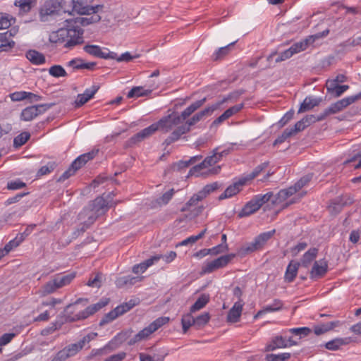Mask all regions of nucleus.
Masks as SVG:
<instances>
[{
  "label": "nucleus",
  "mask_w": 361,
  "mask_h": 361,
  "mask_svg": "<svg viewBox=\"0 0 361 361\" xmlns=\"http://www.w3.org/2000/svg\"><path fill=\"white\" fill-rule=\"evenodd\" d=\"M217 187L218 185L216 182L207 185L202 190L199 191L197 193L193 195L192 197H191V198L188 202V204L189 206L196 204L199 201H201L205 198L207 195H209L211 192L215 190Z\"/></svg>",
  "instance_id": "nucleus-20"
},
{
  "label": "nucleus",
  "mask_w": 361,
  "mask_h": 361,
  "mask_svg": "<svg viewBox=\"0 0 361 361\" xmlns=\"http://www.w3.org/2000/svg\"><path fill=\"white\" fill-rule=\"evenodd\" d=\"M11 25V19L8 15L0 13V30L7 29Z\"/></svg>",
  "instance_id": "nucleus-61"
},
{
  "label": "nucleus",
  "mask_w": 361,
  "mask_h": 361,
  "mask_svg": "<svg viewBox=\"0 0 361 361\" xmlns=\"http://www.w3.org/2000/svg\"><path fill=\"white\" fill-rule=\"evenodd\" d=\"M161 255H154L147 259L145 262L134 265L133 267V272L136 274L144 273L148 267L158 262L161 259Z\"/></svg>",
  "instance_id": "nucleus-27"
},
{
  "label": "nucleus",
  "mask_w": 361,
  "mask_h": 361,
  "mask_svg": "<svg viewBox=\"0 0 361 361\" xmlns=\"http://www.w3.org/2000/svg\"><path fill=\"white\" fill-rule=\"evenodd\" d=\"M227 154V150L218 152L217 149H214L212 155L207 156L204 159H202L200 163L192 166L185 176V178L200 177L202 178H208L212 176L219 174L221 170V166L216 164Z\"/></svg>",
  "instance_id": "nucleus-1"
},
{
  "label": "nucleus",
  "mask_w": 361,
  "mask_h": 361,
  "mask_svg": "<svg viewBox=\"0 0 361 361\" xmlns=\"http://www.w3.org/2000/svg\"><path fill=\"white\" fill-rule=\"evenodd\" d=\"M25 57L32 64L35 66L42 65L46 63L45 56L35 49L27 51Z\"/></svg>",
  "instance_id": "nucleus-26"
},
{
  "label": "nucleus",
  "mask_w": 361,
  "mask_h": 361,
  "mask_svg": "<svg viewBox=\"0 0 361 361\" xmlns=\"http://www.w3.org/2000/svg\"><path fill=\"white\" fill-rule=\"evenodd\" d=\"M329 33V30L326 29L321 32H318L313 35H310L305 39H302L304 42L307 44V48L312 44L317 39L326 37Z\"/></svg>",
  "instance_id": "nucleus-47"
},
{
  "label": "nucleus",
  "mask_w": 361,
  "mask_h": 361,
  "mask_svg": "<svg viewBox=\"0 0 361 361\" xmlns=\"http://www.w3.org/2000/svg\"><path fill=\"white\" fill-rule=\"evenodd\" d=\"M340 324L339 321H332L327 323H322L314 326V333L317 336L324 334Z\"/></svg>",
  "instance_id": "nucleus-31"
},
{
  "label": "nucleus",
  "mask_w": 361,
  "mask_h": 361,
  "mask_svg": "<svg viewBox=\"0 0 361 361\" xmlns=\"http://www.w3.org/2000/svg\"><path fill=\"white\" fill-rule=\"evenodd\" d=\"M75 273H69L67 274H58L54 278L47 282L42 288L41 293L46 295L55 292L56 290L71 283L75 279Z\"/></svg>",
  "instance_id": "nucleus-9"
},
{
  "label": "nucleus",
  "mask_w": 361,
  "mask_h": 361,
  "mask_svg": "<svg viewBox=\"0 0 361 361\" xmlns=\"http://www.w3.org/2000/svg\"><path fill=\"white\" fill-rule=\"evenodd\" d=\"M298 268V262H293L292 261L289 263L285 273V279L286 281L291 282L294 280L297 276Z\"/></svg>",
  "instance_id": "nucleus-35"
},
{
  "label": "nucleus",
  "mask_w": 361,
  "mask_h": 361,
  "mask_svg": "<svg viewBox=\"0 0 361 361\" xmlns=\"http://www.w3.org/2000/svg\"><path fill=\"white\" fill-rule=\"evenodd\" d=\"M84 30L78 25L69 28H61L53 32L49 35V41L54 44L66 42L64 47H73L84 43Z\"/></svg>",
  "instance_id": "nucleus-5"
},
{
  "label": "nucleus",
  "mask_w": 361,
  "mask_h": 361,
  "mask_svg": "<svg viewBox=\"0 0 361 361\" xmlns=\"http://www.w3.org/2000/svg\"><path fill=\"white\" fill-rule=\"evenodd\" d=\"M361 99V92L355 95H351L332 103L328 108L322 111L320 119H326L330 115L340 113L350 104Z\"/></svg>",
  "instance_id": "nucleus-10"
},
{
  "label": "nucleus",
  "mask_w": 361,
  "mask_h": 361,
  "mask_svg": "<svg viewBox=\"0 0 361 361\" xmlns=\"http://www.w3.org/2000/svg\"><path fill=\"white\" fill-rule=\"evenodd\" d=\"M257 202L262 207L264 204L270 202L271 204L272 200V192H268L265 194H257L254 196Z\"/></svg>",
  "instance_id": "nucleus-55"
},
{
  "label": "nucleus",
  "mask_w": 361,
  "mask_h": 361,
  "mask_svg": "<svg viewBox=\"0 0 361 361\" xmlns=\"http://www.w3.org/2000/svg\"><path fill=\"white\" fill-rule=\"evenodd\" d=\"M244 304L242 301L235 302L228 312L226 321L228 323H236L240 320Z\"/></svg>",
  "instance_id": "nucleus-22"
},
{
  "label": "nucleus",
  "mask_w": 361,
  "mask_h": 361,
  "mask_svg": "<svg viewBox=\"0 0 361 361\" xmlns=\"http://www.w3.org/2000/svg\"><path fill=\"white\" fill-rule=\"evenodd\" d=\"M36 4L37 0H16L14 2V5L23 13H28Z\"/></svg>",
  "instance_id": "nucleus-38"
},
{
  "label": "nucleus",
  "mask_w": 361,
  "mask_h": 361,
  "mask_svg": "<svg viewBox=\"0 0 361 361\" xmlns=\"http://www.w3.org/2000/svg\"><path fill=\"white\" fill-rule=\"evenodd\" d=\"M287 348L286 343L285 342V338L282 336H275L271 339L269 343L265 347L266 351H273L279 348Z\"/></svg>",
  "instance_id": "nucleus-32"
},
{
  "label": "nucleus",
  "mask_w": 361,
  "mask_h": 361,
  "mask_svg": "<svg viewBox=\"0 0 361 361\" xmlns=\"http://www.w3.org/2000/svg\"><path fill=\"white\" fill-rule=\"evenodd\" d=\"M206 102L207 97H204L202 99L192 103L188 107L182 111L180 115L178 113L173 112L168 116L162 117L155 123L158 127V130H160L164 133L171 131L173 128L180 125L183 121L188 118L196 110L200 108Z\"/></svg>",
  "instance_id": "nucleus-4"
},
{
  "label": "nucleus",
  "mask_w": 361,
  "mask_h": 361,
  "mask_svg": "<svg viewBox=\"0 0 361 361\" xmlns=\"http://www.w3.org/2000/svg\"><path fill=\"white\" fill-rule=\"evenodd\" d=\"M190 130L189 126L185 124L180 126H178L171 134L170 136L174 140V142L178 140L182 135L188 133Z\"/></svg>",
  "instance_id": "nucleus-46"
},
{
  "label": "nucleus",
  "mask_w": 361,
  "mask_h": 361,
  "mask_svg": "<svg viewBox=\"0 0 361 361\" xmlns=\"http://www.w3.org/2000/svg\"><path fill=\"white\" fill-rule=\"evenodd\" d=\"M137 304L136 300H130L127 302H124L120 305H118V307H121L120 310L123 314L128 311H129L130 309H132L133 307H135Z\"/></svg>",
  "instance_id": "nucleus-62"
},
{
  "label": "nucleus",
  "mask_w": 361,
  "mask_h": 361,
  "mask_svg": "<svg viewBox=\"0 0 361 361\" xmlns=\"http://www.w3.org/2000/svg\"><path fill=\"white\" fill-rule=\"evenodd\" d=\"M209 301V295L207 294H202L190 307V312H195L203 308Z\"/></svg>",
  "instance_id": "nucleus-37"
},
{
  "label": "nucleus",
  "mask_w": 361,
  "mask_h": 361,
  "mask_svg": "<svg viewBox=\"0 0 361 361\" xmlns=\"http://www.w3.org/2000/svg\"><path fill=\"white\" fill-rule=\"evenodd\" d=\"M235 43V42H232L228 44L227 46L221 47L219 49H217L212 56V59L213 61H219L224 59L230 53L231 47L234 45Z\"/></svg>",
  "instance_id": "nucleus-42"
},
{
  "label": "nucleus",
  "mask_w": 361,
  "mask_h": 361,
  "mask_svg": "<svg viewBox=\"0 0 361 361\" xmlns=\"http://www.w3.org/2000/svg\"><path fill=\"white\" fill-rule=\"evenodd\" d=\"M17 335V333H6L0 337V347L9 343Z\"/></svg>",
  "instance_id": "nucleus-59"
},
{
  "label": "nucleus",
  "mask_w": 361,
  "mask_h": 361,
  "mask_svg": "<svg viewBox=\"0 0 361 361\" xmlns=\"http://www.w3.org/2000/svg\"><path fill=\"white\" fill-rule=\"evenodd\" d=\"M109 302V299L102 298L97 303L86 307L84 310H78L77 308L78 305H82L85 307L89 302L87 298H78L75 301V302L70 304L66 307V319L69 322L84 320L107 305Z\"/></svg>",
  "instance_id": "nucleus-3"
},
{
  "label": "nucleus",
  "mask_w": 361,
  "mask_h": 361,
  "mask_svg": "<svg viewBox=\"0 0 361 361\" xmlns=\"http://www.w3.org/2000/svg\"><path fill=\"white\" fill-rule=\"evenodd\" d=\"M173 194L174 190L170 189L169 190L164 193L162 196L156 200V204L159 207L167 204L171 200Z\"/></svg>",
  "instance_id": "nucleus-51"
},
{
  "label": "nucleus",
  "mask_w": 361,
  "mask_h": 361,
  "mask_svg": "<svg viewBox=\"0 0 361 361\" xmlns=\"http://www.w3.org/2000/svg\"><path fill=\"white\" fill-rule=\"evenodd\" d=\"M63 0H49L46 1L40 9V16L42 20L44 16L58 13L63 8Z\"/></svg>",
  "instance_id": "nucleus-17"
},
{
  "label": "nucleus",
  "mask_w": 361,
  "mask_h": 361,
  "mask_svg": "<svg viewBox=\"0 0 361 361\" xmlns=\"http://www.w3.org/2000/svg\"><path fill=\"white\" fill-rule=\"evenodd\" d=\"M82 348L83 347L80 344V341H78V343H71L66 346L61 350L68 359V357L76 355L81 349H82Z\"/></svg>",
  "instance_id": "nucleus-40"
},
{
  "label": "nucleus",
  "mask_w": 361,
  "mask_h": 361,
  "mask_svg": "<svg viewBox=\"0 0 361 361\" xmlns=\"http://www.w3.org/2000/svg\"><path fill=\"white\" fill-rule=\"evenodd\" d=\"M288 332L302 338L307 336L311 332V329L308 327L293 328L290 329Z\"/></svg>",
  "instance_id": "nucleus-56"
},
{
  "label": "nucleus",
  "mask_w": 361,
  "mask_h": 361,
  "mask_svg": "<svg viewBox=\"0 0 361 361\" xmlns=\"http://www.w3.org/2000/svg\"><path fill=\"white\" fill-rule=\"evenodd\" d=\"M11 36V31L0 33V51H8L14 46L15 42L9 39Z\"/></svg>",
  "instance_id": "nucleus-33"
},
{
  "label": "nucleus",
  "mask_w": 361,
  "mask_h": 361,
  "mask_svg": "<svg viewBox=\"0 0 361 361\" xmlns=\"http://www.w3.org/2000/svg\"><path fill=\"white\" fill-rule=\"evenodd\" d=\"M306 127L307 125L302 118L300 121H298L293 127L289 128V130L292 133V135H294L298 132L303 130Z\"/></svg>",
  "instance_id": "nucleus-63"
},
{
  "label": "nucleus",
  "mask_w": 361,
  "mask_h": 361,
  "mask_svg": "<svg viewBox=\"0 0 361 361\" xmlns=\"http://www.w3.org/2000/svg\"><path fill=\"white\" fill-rule=\"evenodd\" d=\"M83 59L75 58L70 61L67 66L73 68L74 70L83 69Z\"/></svg>",
  "instance_id": "nucleus-64"
},
{
  "label": "nucleus",
  "mask_w": 361,
  "mask_h": 361,
  "mask_svg": "<svg viewBox=\"0 0 361 361\" xmlns=\"http://www.w3.org/2000/svg\"><path fill=\"white\" fill-rule=\"evenodd\" d=\"M322 100V97H306L298 109V113L312 109L314 107L319 106Z\"/></svg>",
  "instance_id": "nucleus-28"
},
{
  "label": "nucleus",
  "mask_w": 361,
  "mask_h": 361,
  "mask_svg": "<svg viewBox=\"0 0 361 361\" xmlns=\"http://www.w3.org/2000/svg\"><path fill=\"white\" fill-rule=\"evenodd\" d=\"M245 182H233V184L228 186L225 191L219 197L220 200L232 197L238 194L242 189Z\"/></svg>",
  "instance_id": "nucleus-29"
},
{
  "label": "nucleus",
  "mask_w": 361,
  "mask_h": 361,
  "mask_svg": "<svg viewBox=\"0 0 361 361\" xmlns=\"http://www.w3.org/2000/svg\"><path fill=\"white\" fill-rule=\"evenodd\" d=\"M120 309H121V307H118L117 306L113 310H111L109 312H108L107 314H106L101 319L99 324L101 326L105 325V324L114 321L118 316L122 315L123 314L121 312H121Z\"/></svg>",
  "instance_id": "nucleus-41"
},
{
  "label": "nucleus",
  "mask_w": 361,
  "mask_h": 361,
  "mask_svg": "<svg viewBox=\"0 0 361 361\" xmlns=\"http://www.w3.org/2000/svg\"><path fill=\"white\" fill-rule=\"evenodd\" d=\"M99 87L93 85L91 88L86 89L82 94H79L75 101V107H80L87 102L90 99L93 98L94 95L98 91Z\"/></svg>",
  "instance_id": "nucleus-23"
},
{
  "label": "nucleus",
  "mask_w": 361,
  "mask_h": 361,
  "mask_svg": "<svg viewBox=\"0 0 361 361\" xmlns=\"http://www.w3.org/2000/svg\"><path fill=\"white\" fill-rule=\"evenodd\" d=\"M210 316L208 312H204L195 318V325L198 327L204 326L209 321Z\"/></svg>",
  "instance_id": "nucleus-57"
},
{
  "label": "nucleus",
  "mask_w": 361,
  "mask_h": 361,
  "mask_svg": "<svg viewBox=\"0 0 361 361\" xmlns=\"http://www.w3.org/2000/svg\"><path fill=\"white\" fill-rule=\"evenodd\" d=\"M103 5L84 6L80 0H73V9L80 15H86L85 17H77L75 18L76 25L87 26L98 23L101 20V16L97 14L102 9Z\"/></svg>",
  "instance_id": "nucleus-6"
},
{
  "label": "nucleus",
  "mask_w": 361,
  "mask_h": 361,
  "mask_svg": "<svg viewBox=\"0 0 361 361\" xmlns=\"http://www.w3.org/2000/svg\"><path fill=\"white\" fill-rule=\"evenodd\" d=\"M227 98H224L222 100L217 102L214 104L209 105L207 107L204 109L203 110L196 113L194 114L190 119L186 121L185 125L189 126H194L199 121L204 119L205 118L211 116L216 110L219 109L220 106L227 101Z\"/></svg>",
  "instance_id": "nucleus-13"
},
{
  "label": "nucleus",
  "mask_w": 361,
  "mask_h": 361,
  "mask_svg": "<svg viewBox=\"0 0 361 361\" xmlns=\"http://www.w3.org/2000/svg\"><path fill=\"white\" fill-rule=\"evenodd\" d=\"M57 164L55 161H49L48 164L45 166H42L37 171V176L39 178L42 176L48 174L51 172H52L55 168L56 167Z\"/></svg>",
  "instance_id": "nucleus-53"
},
{
  "label": "nucleus",
  "mask_w": 361,
  "mask_h": 361,
  "mask_svg": "<svg viewBox=\"0 0 361 361\" xmlns=\"http://www.w3.org/2000/svg\"><path fill=\"white\" fill-rule=\"evenodd\" d=\"M234 256V255L230 254L221 256L212 261L205 262L202 267V274H210L214 270L226 267Z\"/></svg>",
  "instance_id": "nucleus-15"
},
{
  "label": "nucleus",
  "mask_w": 361,
  "mask_h": 361,
  "mask_svg": "<svg viewBox=\"0 0 361 361\" xmlns=\"http://www.w3.org/2000/svg\"><path fill=\"white\" fill-rule=\"evenodd\" d=\"M350 338H336L332 339L325 344V348L329 350H337L341 346L348 344Z\"/></svg>",
  "instance_id": "nucleus-34"
},
{
  "label": "nucleus",
  "mask_w": 361,
  "mask_h": 361,
  "mask_svg": "<svg viewBox=\"0 0 361 361\" xmlns=\"http://www.w3.org/2000/svg\"><path fill=\"white\" fill-rule=\"evenodd\" d=\"M152 92L150 90H145L142 86L133 87L127 94V97L137 98L140 97L147 96Z\"/></svg>",
  "instance_id": "nucleus-39"
},
{
  "label": "nucleus",
  "mask_w": 361,
  "mask_h": 361,
  "mask_svg": "<svg viewBox=\"0 0 361 361\" xmlns=\"http://www.w3.org/2000/svg\"><path fill=\"white\" fill-rule=\"evenodd\" d=\"M49 73L54 78L66 77L68 75L65 69L61 65H54L51 66L49 69Z\"/></svg>",
  "instance_id": "nucleus-48"
},
{
  "label": "nucleus",
  "mask_w": 361,
  "mask_h": 361,
  "mask_svg": "<svg viewBox=\"0 0 361 361\" xmlns=\"http://www.w3.org/2000/svg\"><path fill=\"white\" fill-rule=\"evenodd\" d=\"M54 105V103L33 105L24 109L20 114V119L30 121L37 116L44 114Z\"/></svg>",
  "instance_id": "nucleus-14"
},
{
  "label": "nucleus",
  "mask_w": 361,
  "mask_h": 361,
  "mask_svg": "<svg viewBox=\"0 0 361 361\" xmlns=\"http://www.w3.org/2000/svg\"><path fill=\"white\" fill-rule=\"evenodd\" d=\"M203 157L201 154L191 157L188 160L179 161L173 164L171 166V170L174 172L181 171L182 170L188 168L190 166H195L198 163L202 161Z\"/></svg>",
  "instance_id": "nucleus-19"
},
{
  "label": "nucleus",
  "mask_w": 361,
  "mask_h": 361,
  "mask_svg": "<svg viewBox=\"0 0 361 361\" xmlns=\"http://www.w3.org/2000/svg\"><path fill=\"white\" fill-rule=\"evenodd\" d=\"M30 134L28 132H23L13 140V146L16 148L23 146L30 139Z\"/></svg>",
  "instance_id": "nucleus-49"
},
{
  "label": "nucleus",
  "mask_w": 361,
  "mask_h": 361,
  "mask_svg": "<svg viewBox=\"0 0 361 361\" xmlns=\"http://www.w3.org/2000/svg\"><path fill=\"white\" fill-rule=\"evenodd\" d=\"M206 233V229L201 231L197 235H190V237L187 238L186 239L182 240L180 243H179L178 245L180 246H185L188 244H193L195 242H197L198 240L202 238Z\"/></svg>",
  "instance_id": "nucleus-54"
},
{
  "label": "nucleus",
  "mask_w": 361,
  "mask_h": 361,
  "mask_svg": "<svg viewBox=\"0 0 361 361\" xmlns=\"http://www.w3.org/2000/svg\"><path fill=\"white\" fill-rule=\"evenodd\" d=\"M305 182H297L294 186L289 187L286 189H282L276 194L272 192L271 204L274 206H283L286 204L285 201L293 194H295L299 189H300Z\"/></svg>",
  "instance_id": "nucleus-12"
},
{
  "label": "nucleus",
  "mask_w": 361,
  "mask_h": 361,
  "mask_svg": "<svg viewBox=\"0 0 361 361\" xmlns=\"http://www.w3.org/2000/svg\"><path fill=\"white\" fill-rule=\"evenodd\" d=\"M169 322V317H161L153 321L147 327L144 328L136 334L128 341L130 345H134L138 342L147 339L149 336Z\"/></svg>",
  "instance_id": "nucleus-8"
},
{
  "label": "nucleus",
  "mask_w": 361,
  "mask_h": 361,
  "mask_svg": "<svg viewBox=\"0 0 361 361\" xmlns=\"http://www.w3.org/2000/svg\"><path fill=\"white\" fill-rule=\"evenodd\" d=\"M318 253L317 248H311L308 250L302 256L301 264L305 267H308L310 264L314 260Z\"/></svg>",
  "instance_id": "nucleus-36"
},
{
  "label": "nucleus",
  "mask_w": 361,
  "mask_h": 361,
  "mask_svg": "<svg viewBox=\"0 0 361 361\" xmlns=\"http://www.w3.org/2000/svg\"><path fill=\"white\" fill-rule=\"evenodd\" d=\"M98 152V149H93L78 157L58 180H61V179L66 180L74 176L80 169L85 166L88 161L92 160Z\"/></svg>",
  "instance_id": "nucleus-7"
},
{
  "label": "nucleus",
  "mask_w": 361,
  "mask_h": 361,
  "mask_svg": "<svg viewBox=\"0 0 361 361\" xmlns=\"http://www.w3.org/2000/svg\"><path fill=\"white\" fill-rule=\"evenodd\" d=\"M290 357L289 353H280L278 354H267L266 355L267 361H286Z\"/></svg>",
  "instance_id": "nucleus-50"
},
{
  "label": "nucleus",
  "mask_w": 361,
  "mask_h": 361,
  "mask_svg": "<svg viewBox=\"0 0 361 361\" xmlns=\"http://www.w3.org/2000/svg\"><path fill=\"white\" fill-rule=\"evenodd\" d=\"M102 274L101 273H98L92 279H90L87 281V285L90 287L99 288L102 285Z\"/></svg>",
  "instance_id": "nucleus-58"
},
{
  "label": "nucleus",
  "mask_w": 361,
  "mask_h": 361,
  "mask_svg": "<svg viewBox=\"0 0 361 361\" xmlns=\"http://www.w3.org/2000/svg\"><path fill=\"white\" fill-rule=\"evenodd\" d=\"M27 92L19 91L10 94V98L13 102H20L27 99Z\"/></svg>",
  "instance_id": "nucleus-60"
},
{
  "label": "nucleus",
  "mask_w": 361,
  "mask_h": 361,
  "mask_svg": "<svg viewBox=\"0 0 361 361\" xmlns=\"http://www.w3.org/2000/svg\"><path fill=\"white\" fill-rule=\"evenodd\" d=\"M276 231L275 229L264 232L257 235L253 241L247 243L240 249V252L243 255L253 252L262 248L264 245L274 235Z\"/></svg>",
  "instance_id": "nucleus-11"
},
{
  "label": "nucleus",
  "mask_w": 361,
  "mask_h": 361,
  "mask_svg": "<svg viewBox=\"0 0 361 361\" xmlns=\"http://www.w3.org/2000/svg\"><path fill=\"white\" fill-rule=\"evenodd\" d=\"M307 49V44L303 40L294 43L290 48L281 52L275 59L276 63L290 59L295 54L302 51Z\"/></svg>",
  "instance_id": "nucleus-18"
},
{
  "label": "nucleus",
  "mask_w": 361,
  "mask_h": 361,
  "mask_svg": "<svg viewBox=\"0 0 361 361\" xmlns=\"http://www.w3.org/2000/svg\"><path fill=\"white\" fill-rule=\"evenodd\" d=\"M328 270V263L324 259L315 261L310 271V278L316 279L325 275Z\"/></svg>",
  "instance_id": "nucleus-21"
},
{
  "label": "nucleus",
  "mask_w": 361,
  "mask_h": 361,
  "mask_svg": "<svg viewBox=\"0 0 361 361\" xmlns=\"http://www.w3.org/2000/svg\"><path fill=\"white\" fill-rule=\"evenodd\" d=\"M24 241V235L23 234H18L16 238L11 240L8 243L5 245L4 247L8 252L13 250L14 248L19 246L22 242Z\"/></svg>",
  "instance_id": "nucleus-45"
},
{
  "label": "nucleus",
  "mask_w": 361,
  "mask_h": 361,
  "mask_svg": "<svg viewBox=\"0 0 361 361\" xmlns=\"http://www.w3.org/2000/svg\"><path fill=\"white\" fill-rule=\"evenodd\" d=\"M114 196L113 192H109L95 198L80 213L79 219L83 221L86 226L92 224L99 216L104 214L109 208L116 205V203L113 202Z\"/></svg>",
  "instance_id": "nucleus-2"
},
{
  "label": "nucleus",
  "mask_w": 361,
  "mask_h": 361,
  "mask_svg": "<svg viewBox=\"0 0 361 361\" xmlns=\"http://www.w3.org/2000/svg\"><path fill=\"white\" fill-rule=\"evenodd\" d=\"M169 353L166 350H159L157 353L150 355L145 353L139 354L140 361H164Z\"/></svg>",
  "instance_id": "nucleus-30"
},
{
  "label": "nucleus",
  "mask_w": 361,
  "mask_h": 361,
  "mask_svg": "<svg viewBox=\"0 0 361 361\" xmlns=\"http://www.w3.org/2000/svg\"><path fill=\"white\" fill-rule=\"evenodd\" d=\"M192 312H189L183 315L181 324L183 334H185L188 329L193 325H195V318L192 315Z\"/></svg>",
  "instance_id": "nucleus-43"
},
{
  "label": "nucleus",
  "mask_w": 361,
  "mask_h": 361,
  "mask_svg": "<svg viewBox=\"0 0 361 361\" xmlns=\"http://www.w3.org/2000/svg\"><path fill=\"white\" fill-rule=\"evenodd\" d=\"M283 306V302L282 300L275 299L271 304L264 306L262 310L258 311L257 313L254 316V319H257L267 313L279 311L282 309Z\"/></svg>",
  "instance_id": "nucleus-25"
},
{
  "label": "nucleus",
  "mask_w": 361,
  "mask_h": 361,
  "mask_svg": "<svg viewBox=\"0 0 361 361\" xmlns=\"http://www.w3.org/2000/svg\"><path fill=\"white\" fill-rule=\"evenodd\" d=\"M138 279L137 277H134L132 276H123L118 277L116 280V285L118 288H123L127 285H133Z\"/></svg>",
  "instance_id": "nucleus-44"
},
{
  "label": "nucleus",
  "mask_w": 361,
  "mask_h": 361,
  "mask_svg": "<svg viewBox=\"0 0 361 361\" xmlns=\"http://www.w3.org/2000/svg\"><path fill=\"white\" fill-rule=\"evenodd\" d=\"M268 166V163L264 162L257 166L252 173H250L247 177L239 179L238 180H252V179L257 177V176Z\"/></svg>",
  "instance_id": "nucleus-52"
},
{
  "label": "nucleus",
  "mask_w": 361,
  "mask_h": 361,
  "mask_svg": "<svg viewBox=\"0 0 361 361\" xmlns=\"http://www.w3.org/2000/svg\"><path fill=\"white\" fill-rule=\"evenodd\" d=\"M83 50L87 54L99 59H114L116 56V53L110 51L107 48H102L98 45L86 44L84 46Z\"/></svg>",
  "instance_id": "nucleus-16"
},
{
  "label": "nucleus",
  "mask_w": 361,
  "mask_h": 361,
  "mask_svg": "<svg viewBox=\"0 0 361 361\" xmlns=\"http://www.w3.org/2000/svg\"><path fill=\"white\" fill-rule=\"evenodd\" d=\"M261 208L255 197L248 201L238 213V217L243 218L249 216L257 212Z\"/></svg>",
  "instance_id": "nucleus-24"
}]
</instances>
